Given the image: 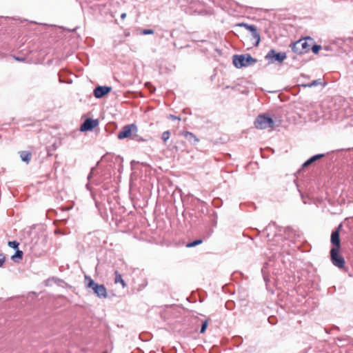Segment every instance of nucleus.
<instances>
[{
    "label": "nucleus",
    "mask_w": 353,
    "mask_h": 353,
    "mask_svg": "<svg viewBox=\"0 0 353 353\" xmlns=\"http://www.w3.org/2000/svg\"><path fill=\"white\" fill-rule=\"evenodd\" d=\"M232 61L236 68H241L254 65L257 59L253 58L250 54H234L232 57Z\"/></svg>",
    "instance_id": "1"
},
{
    "label": "nucleus",
    "mask_w": 353,
    "mask_h": 353,
    "mask_svg": "<svg viewBox=\"0 0 353 353\" xmlns=\"http://www.w3.org/2000/svg\"><path fill=\"white\" fill-rule=\"evenodd\" d=\"M313 43V39L307 37L303 39H299L291 46L292 50L294 52L298 54H304L310 50V46Z\"/></svg>",
    "instance_id": "2"
},
{
    "label": "nucleus",
    "mask_w": 353,
    "mask_h": 353,
    "mask_svg": "<svg viewBox=\"0 0 353 353\" xmlns=\"http://www.w3.org/2000/svg\"><path fill=\"white\" fill-rule=\"evenodd\" d=\"M254 125L257 129H266L273 128L274 125V120L266 114L259 115L255 121Z\"/></svg>",
    "instance_id": "3"
},
{
    "label": "nucleus",
    "mask_w": 353,
    "mask_h": 353,
    "mask_svg": "<svg viewBox=\"0 0 353 353\" xmlns=\"http://www.w3.org/2000/svg\"><path fill=\"white\" fill-rule=\"evenodd\" d=\"M286 57L287 56L285 52H277L274 49L270 50L265 56V59L270 63H273L274 62L282 63Z\"/></svg>",
    "instance_id": "4"
},
{
    "label": "nucleus",
    "mask_w": 353,
    "mask_h": 353,
    "mask_svg": "<svg viewBox=\"0 0 353 353\" xmlns=\"http://www.w3.org/2000/svg\"><path fill=\"white\" fill-rule=\"evenodd\" d=\"M340 249L332 248L330 250V259L332 264L339 268H343L345 266V261L344 258L339 254Z\"/></svg>",
    "instance_id": "5"
},
{
    "label": "nucleus",
    "mask_w": 353,
    "mask_h": 353,
    "mask_svg": "<svg viewBox=\"0 0 353 353\" xmlns=\"http://www.w3.org/2000/svg\"><path fill=\"white\" fill-rule=\"evenodd\" d=\"M133 130H137V126L135 125H126L123 127L121 131L117 134V137L119 139L130 137L132 135Z\"/></svg>",
    "instance_id": "6"
},
{
    "label": "nucleus",
    "mask_w": 353,
    "mask_h": 353,
    "mask_svg": "<svg viewBox=\"0 0 353 353\" xmlns=\"http://www.w3.org/2000/svg\"><path fill=\"white\" fill-rule=\"evenodd\" d=\"M341 228H342V224H340L335 230L332 231V232L331 234L330 241H331V243L333 245L332 248H337V249L341 248V240H340L339 232H340V230Z\"/></svg>",
    "instance_id": "7"
},
{
    "label": "nucleus",
    "mask_w": 353,
    "mask_h": 353,
    "mask_svg": "<svg viewBox=\"0 0 353 353\" xmlns=\"http://www.w3.org/2000/svg\"><path fill=\"white\" fill-rule=\"evenodd\" d=\"M98 123L99 122L97 119L88 118L81 124L80 130L82 132L92 130L98 125Z\"/></svg>",
    "instance_id": "8"
},
{
    "label": "nucleus",
    "mask_w": 353,
    "mask_h": 353,
    "mask_svg": "<svg viewBox=\"0 0 353 353\" xmlns=\"http://www.w3.org/2000/svg\"><path fill=\"white\" fill-rule=\"evenodd\" d=\"M110 92V87L109 86H97L93 91L94 96L97 99H100Z\"/></svg>",
    "instance_id": "9"
},
{
    "label": "nucleus",
    "mask_w": 353,
    "mask_h": 353,
    "mask_svg": "<svg viewBox=\"0 0 353 353\" xmlns=\"http://www.w3.org/2000/svg\"><path fill=\"white\" fill-rule=\"evenodd\" d=\"M183 137L192 144H196L199 142V139L192 132L184 131L182 132Z\"/></svg>",
    "instance_id": "10"
},
{
    "label": "nucleus",
    "mask_w": 353,
    "mask_h": 353,
    "mask_svg": "<svg viewBox=\"0 0 353 353\" xmlns=\"http://www.w3.org/2000/svg\"><path fill=\"white\" fill-rule=\"evenodd\" d=\"M93 291L99 297L106 296V289L103 285H96Z\"/></svg>",
    "instance_id": "11"
},
{
    "label": "nucleus",
    "mask_w": 353,
    "mask_h": 353,
    "mask_svg": "<svg viewBox=\"0 0 353 353\" xmlns=\"http://www.w3.org/2000/svg\"><path fill=\"white\" fill-rule=\"evenodd\" d=\"M251 34L253 39L254 40V41L253 42V46L256 47L259 46L261 40L260 34L259 32H258L257 28L255 29V31L251 32Z\"/></svg>",
    "instance_id": "12"
},
{
    "label": "nucleus",
    "mask_w": 353,
    "mask_h": 353,
    "mask_svg": "<svg viewBox=\"0 0 353 353\" xmlns=\"http://www.w3.org/2000/svg\"><path fill=\"white\" fill-rule=\"evenodd\" d=\"M31 152L28 151H22L20 152V157L23 161L28 163L31 159Z\"/></svg>",
    "instance_id": "13"
},
{
    "label": "nucleus",
    "mask_w": 353,
    "mask_h": 353,
    "mask_svg": "<svg viewBox=\"0 0 353 353\" xmlns=\"http://www.w3.org/2000/svg\"><path fill=\"white\" fill-rule=\"evenodd\" d=\"M114 274H115L114 283L115 284L121 283L122 288H124L126 286V284H125L124 280L123 279L122 276L120 274H119V272L117 271H115Z\"/></svg>",
    "instance_id": "14"
},
{
    "label": "nucleus",
    "mask_w": 353,
    "mask_h": 353,
    "mask_svg": "<svg viewBox=\"0 0 353 353\" xmlns=\"http://www.w3.org/2000/svg\"><path fill=\"white\" fill-rule=\"evenodd\" d=\"M238 26L241 27H245L250 32L255 31V29L257 28L254 25H249L245 23H239Z\"/></svg>",
    "instance_id": "15"
},
{
    "label": "nucleus",
    "mask_w": 353,
    "mask_h": 353,
    "mask_svg": "<svg viewBox=\"0 0 353 353\" xmlns=\"http://www.w3.org/2000/svg\"><path fill=\"white\" fill-rule=\"evenodd\" d=\"M321 83H322L321 79H318L316 80L312 81L311 83H309L307 84H305V85H303L304 87L311 88V87H313V86H316V85H320Z\"/></svg>",
    "instance_id": "16"
},
{
    "label": "nucleus",
    "mask_w": 353,
    "mask_h": 353,
    "mask_svg": "<svg viewBox=\"0 0 353 353\" xmlns=\"http://www.w3.org/2000/svg\"><path fill=\"white\" fill-rule=\"evenodd\" d=\"M85 279L88 280V282L87 283V287L89 288H92V290H94L96 285H99V284L96 283L92 279H90L88 276H85Z\"/></svg>",
    "instance_id": "17"
},
{
    "label": "nucleus",
    "mask_w": 353,
    "mask_h": 353,
    "mask_svg": "<svg viewBox=\"0 0 353 353\" xmlns=\"http://www.w3.org/2000/svg\"><path fill=\"white\" fill-rule=\"evenodd\" d=\"M203 242V240L202 239H196L192 242H190L188 243H187L186 245V247L187 248H192V247H195L198 245H200Z\"/></svg>",
    "instance_id": "18"
},
{
    "label": "nucleus",
    "mask_w": 353,
    "mask_h": 353,
    "mask_svg": "<svg viewBox=\"0 0 353 353\" xmlns=\"http://www.w3.org/2000/svg\"><path fill=\"white\" fill-rule=\"evenodd\" d=\"M324 157H325L324 154H318L312 156V157H310L308 159L310 160L311 163H313L315 161H316L317 160H319L320 159H321V158H323Z\"/></svg>",
    "instance_id": "19"
},
{
    "label": "nucleus",
    "mask_w": 353,
    "mask_h": 353,
    "mask_svg": "<svg viewBox=\"0 0 353 353\" xmlns=\"http://www.w3.org/2000/svg\"><path fill=\"white\" fill-rule=\"evenodd\" d=\"M321 49V46L320 45L314 44L310 46V50L314 53L317 54L319 50Z\"/></svg>",
    "instance_id": "20"
},
{
    "label": "nucleus",
    "mask_w": 353,
    "mask_h": 353,
    "mask_svg": "<svg viewBox=\"0 0 353 353\" xmlns=\"http://www.w3.org/2000/svg\"><path fill=\"white\" fill-rule=\"evenodd\" d=\"M170 136V131L167 130V131L163 132L162 134V137H161L163 141L166 142L169 139Z\"/></svg>",
    "instance_id": "21"
},
{
    "label": "nucleus",
    "mask_w": 353,
    "mask_h": 353,
    "mask_svg": "<svg viewBox=\"0 0 353 353\" xmlns=\"http://www.w3.org/2000/svg\"><path fill=\"white\" fill-rule=\"evenodd\" d=\"M208 325V319H206L205 321L202 323L200 333L203 334L205 332Z\"/></svg>",
    "instance_id": "22"
},
{
    "label": "nucleus",
    "mask_w": 353,
    "mask_h": 353,
    "mask_svg": "<svg viewBox=\"0 0 353 353\" xmlns=\"http://www.w3.org/2000/svg\"><path fill=\"white\" fill-rule=\"evenodd\" d=\"M8 245L10 248H12L14 249H18L19 243L16 241H8Z\"/></svg>",
    "instance_id": "23"
},
{
    "label": "nucleus",
    "mask_w": 353,
    "mask_h": 353,
    "mask_svg": "<svg viewBox=\"0 0 353 353\" xmlns=\"http://www.w3.org/2000/svg\"><path fill=\"white\" fill-rule=\"evenodd\" d=\"M23 252L21 250H17L15 254L12 256V258H19V259H22L23 257Z\"/></svg>",
    "instance_id": "24"
},
{
    "label": "nucleus",
    "mask_w": 353,
    "mask_h": 353,
    "mask_svg": "<svg viewBox=\"0 0 353 353\" xmlns=\"http://www.w3.org/2000/svg\"><path fill=\"white\" fill-rule=\"evenodd\" d=\"M141 33L143 34H152L154 33V31L152 29H144L142 30Z\"/></svg>",
    "instance_id": "25"
},
{
    "label": "nucleus",
    "mask_w": 353,
    "mask_h": 353,
    "mask_svg": "<svg viewBox=\"0 0 353 353\" xmlns=\"http://www.w3.org/2000/svg\"><path fill=\"white\" fill-rule=\"evenodd\" d=\"M58 279L55 277H52V279H47L46 281H45V285L46 286H48L50 285V282L51 281H54L56 282Z\"/></svg>",
    "instance_id": "26"
},
{
    "label": "nucleus",
    "mask_w": 353,
    "mask_h": 353,
    "mask_svg": "<svg viewBox=\"0 0 353 353\" xmlns=\"http://www.w3.org/2000/svg\"><path fill=\"white\" fill-rule=\"evenodd\" d=\"M4 262L5 256L2 254H0V268L3 266Z\"/></svg>",
    "instance_id": "27"
},
{
    "label": "nucleus",
    "mask_w": 353,
    "mask_h": 353,
    "mask_svg": "<svg viewBox=\"0 0 353 353\" xmlns=\"http://www.w3.org/2000/svg\"><path fill=\"white\" fill-rule=\"evenodd\" d=\"M133 139L137 141H144L142 138L139 137L138 135L134 134L132 137Z\"/></svg>",
    "instance_id": "28"
},
{
    "label": "nucleus",
    "mask_w": 353,
    "mask_h": 353,
    "mask_svg": "<svg viewBox=\"0 0 353 353\" xmlns=\"http://www.w3.org/2000/svg\"><path fill=\"white\" fill-rule=\"evenodd\" d=\"M312 163L310 161L309 159H307L303 164V167L305 168V167H307L309 165H310Z\"/></svg>",
    "instance_id": "29"
},
{
    "label": "nucleus",
    "mask_w": 353,
    "mask_h": 353,
    "mask_svg": "<svg viewBox=\"0 0 353 353\" xmlns=\"http://www.w3.org/2000/svg\"><path fill=\"white\" fill-rule=\"evenodd\" d=\"M95 168H92L90 173L89 174L88 176V179L90 180V178L92 177V174L94 173Z\"/></svg>",
    "instance_id": "30"
},
{
    "label": "nucleus",
    "mask_w": 353,
    "mask_h": 353,
    "mask_svg": "<svg viewBox=\"0 0 353 353\" xmlns=\"http://www.w3.org/2000/svg\"><path fill=\"white\" fill-rule=\"evenodd\" d=\"M170 118L172 119V120H180V119L174 115H172V114H170Z\"/></svg>",
    "instance_id": "31"
},
{
    "label": "nucleus",
    "mask_w": 353,
    "mask_h": 353,
    "mask_svg": "<svg viewBox=\"0 0 353 353\" xmlns=\"http://www.w3.org/2000/svg\"><path fill=\"white\" fill-rule=\"evenodd\" d=\"M14 59L17 60V61H22L24 60L23 58H19V57H14Z\"/></svg>",
    "instance_id": "32"
},
{
    "label": "nucleus",
    "mask_w": 353,
    "mask_h": 353,
    "mask_svg": "<svg viewBox=\"0 0 353 353\" xmlns=\"http://www.w3.org/2000/svg\"><path fill=\"white\" fill-rule=\"evenodd\" d=\"M125 17H126V14H125V13H123V14H121V19H124L125 18Z\"/></svg>",
    "instance_id": "33"
},
{
    "label": "nucleus",
    "mask_w": 353,
    "mask_h": 353,
    "mask_svg": "<svg viewBox=\"0 0 353 353\" xmlns=\"http://www.w3.org/2000/svg\"><path fill=\"white\" fill-rule=\"evenodd\" d=\"M111 125H112V126L113 125L116 126V125H115V123H114V122H112V123H111Z\"/></svg>",
    "instance_id": "34"
},
{
    "label": "nucleus",
    "mask_w": 353,
    "mask_h": 353,
    "mask_svg": "<svg viewBox=\"0 0 353 353\" xmlns=\"http://www.w3.org/2000/svg\"><path fill=\"white\" fill-rule=\"evenodd\" d=\"M86 188H87L88 189H89V184H88V183L86 185Z\"/></svg>",
    "instance_id": "35"
}]
</instances>
